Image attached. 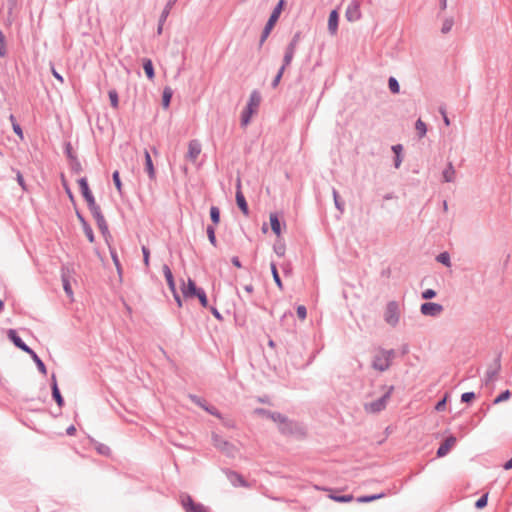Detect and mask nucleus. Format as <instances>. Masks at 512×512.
I'll use <instances>...</instances> for the list:
<instances>
[{
  "label": "nucleus",
  "mask_w": 512,
  "mask_h": 512,
  "mask_svg": "<svg viewBox=\"0 0 512 512\" xmlns=\"http://www.w3.org/2000/svg\"><path fill=\"white\" fill-rule=\"evenodd\" d=\"M278 430L282 435L298 440L304 439L307 435V429L303 423L289 419L287 416L282 424L278 425Z\"/></svg>",
  "instance_id": "obj_1"
},
{
  "label": "nucleus",
  "mask_w": 512,
  "mask_h": 512,
  "mask_svg": "<svg viewBox=\"0 0 512 512\" xmlns=\"http://www.w3.org/2000/svg\"><path fill=\"white\" fill-rule=\"evenodd\" d=\"M181 292L184 298H197L199 300L200 305L203 308L209 307L208 298L205 290L201 287H198L193 279L188 278L187 283H182Z\"/></svg>",
  "instance_id": "obj_2"
},
{
  "label": "nucleus",
  "mask_w": 512,
  "mask_h": 512,
  "mask_svg": "<svg viewBox=\"0 0 512 512\" xmlns=\"http://www.w3.org/2000/svg\"><path fill=\"white\" fill-rule=\"evenodd\" d=\"M382 390H384V393L382 394L381 397L364 404V410L366 413L377 414L386 409L387 403L391 398V395L395 390V387L393 385H383Z\"/></svg>",
  "instance_id": "obj_3"
},
{
  "label": "nucleus",
  "mask_w": 512,
  "mask_h": 512,
  "mask_svg": "<svg viewBox=\"0 0 512 512\" xmlns=\"http://www.w3.org/2000/svg\"><path fill=\"white\" fill-rule=\"evenodd\" d=\"M261 102V94L258 90H253L249 96V100L247 102L246 107L243 109L241 113L240 124L242 127L247 126L253 114L257 111Z\"/></svg>",
  "instance_id": "obj_4"
},
{
  "label": "nucleus",
  "mask_w": 512,
  "mask_h": 512,
  "mask_svg": "<svg viewBox=\"0 0 512 512\" xmlns=\"http://www.w3.org/2000/svg\"><path fill=\"white\" fill-rule=\"evenodd\" d=\"M394 356V349H380L379 352L374 355L371 366L377 371L384 372L391 366Z\"/></svg>",
  "instance_id": "obj_5"
},
{
  "label": "nucleus",
  "mask_w": 512,
  "mask_h": 512,
  "mask_svg": "<svg viewBox=\"0 0 512 512\" xmlns=\"http://www.w3.org/2000/svg\"><path fill=\"white\" fill-rule=\"evenodd\" d=\"M211 440L213 446L226 457L234 458L236 456V453L238 452L236 446L228 440H225L219 434L213 432L211 435Z\"/></svg>",
  "instance_id": "obj_6"
},
{
  "label": "nucleus",
  "mask_w": 512,
  "mask_h": 512,
  "mask_svg": "<svg viewBox=\"0 0 512 512\" xmlns=\"http://www.w3.org/2000/svg\"><path fill=\"white\" fill-rule=\"evenodd\" d=\"M285 6V0H279L276 6L273 8L263 30V38L269 37L270 33L272 32L274 26L276 25L277 21L279 20V17L281 15L282 10Z\"/></svg>",
  "instance_id": "obj_7"
},
{
  "label": "nucleus",
  "mask_w": 512,
  "mask_h": 512,
  "mask_svg": "<svg viewBox=\"0 0 512 512\" xmlns=\"http://www.w3.org/2000/svg\"><path fill=\"white\" fill-rule=\"evenodd\" d=\"M400 319V308L397 301H389L384 311V320L391 327H396Z\"/></svg>",
  "instance_id": "obj_8"
},
{
  "label": "nucleus",
  "mask_w": 512,
  "mask_h": 512,
  "mask_svg": "<svg viewBox=\"0 0 512 512\" xmlns=\"http://www.w3.org/2000/svg\"><path fill=\"white\" fill-rule=\"evenodd\" d=\"M362 0H351L345 11V18L348 22H356L361 19Z\"/></svg>",
  "instance_id": "obj_9"
},
{
  "label": "nucleus",
  "mask_w": 512,
  "mask_h": 512,
  "mask_svg": "<svg viewBox=\"0 0 512 512\" xmlns=\"http://www.w3.org/2000/svg\"><path fill=\"white\" fill-rule=\"evenodd\" d=\"M444 310L443 305L436 302H424L420 306V312L424 316L437 317Z\"/></svg>",
  "instance_id": "obj_10"
},
{
  "label": "nucleus",
  "mask_w": 512,
  "mask_h": 512,
  "mask_svg": "<svg viewBox=\"0 0 512 512\" xmlns=\"http://www.w3.org/2000/svg\"><path fill=\"white\" fill-rule=\"evenodd\" d=\"M323 491L328 492V498L338 503H349L355 498L353 494H341L340 489L323 488Z\"/></svg>",
  "instance_id": "obj_11"
},
{
  "label": "nucleus",
  "mask_w": 512,
  "mask_h": 512,
  "mask_svg": "<svg viewBox=\"0 0 512 512\" xmlns=\"http://www.w3.org/2000/svg\"><path fill=\"white\" fill-rule=\"evenodd\" d=\"M501 370V353H499L493 363L489 366V368L486 371L484 382L487 385L489 382L493 381L495 377L498 375V373Z\"/></svg>",
  "instance_id": "obj_12"
},
{
  "label": "nucleus",
  "mask_w": 512,
  "mask_h": 512,
  "mask_svg": "<svg viewBox=\"0 0 512 512\" xmlns=\"http://www.w3.org/2000/svg\"><path fill=\"white\" fill-rule=\"evenodd\" d=\"M456 437L454 435H449L444 439V441L439 445L436 451V456L438 458L445 457L451 450V448L456 444Z\"/></svg>",
  "instance_id": "obj_13"
},
{
  "label": "nucleus",
  "mask_w": 512,
  "mask_h": 512,
  "mask_svg": "<svg viewBox=\"0 0 512 512\" xmlns=\"http://www.w3.org/2000/svg\"><path fill=\"white\" fill-rule=\"evenodd\" d=\"M78 185L81 192L82 197L86 201L87 204L95 202V197L89 187L88 180L86 177H81L78 179Z\"/></svg>",
  "instance_id": "obj_14"
},
{
  "label": "nucleus",
  "mask_w": 512,
  "mask_h": 512,
  "mask_svg": "<svg viewBox=\"0 0 512 512\" xmlns=\"http://www.w3.org/2000/svg\"><path fill=\"white\" fill-rule=\"evenodd\" d=\"M8 339L21 351L30 353L31 348L23 341L15 329H9L7 333Z\"/></svg>",
  "instance_id": "obj_15"
},
{
  "label": "nucleus",
  "mask_w": 512,
  "mask_h": 512,
  "mask_svg": "<svg viewBox=\"0 0 512 512\" xmlns=\"http://www.w3.org/2000/svg\"><path fill=\"white\" fill-rule=\"evenodd\" d=\"M76 217L79 220V222L82 226L83 232H84L85 236L87 237L88 241L90 243H94L95 235H94L93 229H92L91 225L88 223V221L86 220V218L84 217V215L78 209H76Z\"/></svg>",
  "instance_id": "obj_16"
},
{
  "label": "nucleus",
  "mask_w": 512,
  "mask_h": 512,
  "mask_svg": "<svg viewBox=\"0 0 512 512\" xmlns=\"http://www.w3.org/2000/svg\"><path fill=\"white\" fill-rule=\"evenodd\" d=\"M51 394H52L53 400L56 402L58 407L61 409L65 404V400H64V398L61 394V391L59 389L55 373H53L51 376Z\"/></svg>",
  "instance_id": "obj_17"
},
{
  "label": "nucleus",
  "mask_w": 512,
  "mask_h": 512,
  "mask_svg": "<svg viewBox=\"0 0 512 512\" xmlns=\"http://www.w3.org/2000/svg\"><path fill=\"white\" fill-rule=\"evenodd\" d=\"M235 199H236V204H237L238 208L241 210V212L245 216H248L250 211H249V207H248L246 198L241 191L240 180H238V183H237V191H236Z\"/></svg>",
  "instance_id": "obj_18"
},
{
  "label": "nucleus",
  "mask_w": 512,
  "mask_h": 512,
  "mask_svg": "<svg viewBox=\"0 0 512 512\" xmlns=\"http://www.w3.org/2000/svg\"><path fill=\"white\" fill-rule=\"evenodd\" d=\"M70 273H71V271L68 267L63 266L61 268V280H62V284H63V289H64L65 294L68 297L73 296V290H72L71 283H70Z\"/></svg>",
  "instance_id": "obj_19"
},
{
  "label": "nucleus",
  "mask_w": 512,
  "mask_h": 512,
  "mask_svg": "<svg viewBox=\"0 0 512 512\" xmlns=\"http://www.w3.org/2000/svg\"><path fill=\"white\" fill-rule=\"evenodd\" d=\"M201 149V143L198 140H190L186 157L191 161H195L200 155Z\"/></svg>",
  "instance_id": "obj_20"
},
{
  "label": "nucleus",
  "mask_w": 512,
  "mask_h": 512,
  "mask_svg": "<svg viewBox=\"0 0 512 512\" xmlns=\"http://www.w3.org/2000/svg\"><path fill=\"white\" fill-rule=\"evenodd\" d=\"M339 24V13L337 9H333L329 13L328 17V31L330 35L334 36L337 34Z\"/></svg>",
  "instance_id": "obj_21"
},
{
  "label": "nucleus",
  "mask_w": 512,
  "mask_h": 512,
  "mask_svg": "<svg viewBox=\"0 0 512 512\" xmlns=\"http://www.w3.org/2000/svg\"><path fill=\"white\" fill-rule=\"evenodd\" d=\"M144 159H145V171L148 174L150 180L156 179V171L154 168L152 157L147 149L144 151Z\"/></svg>",
  "instance_id": "obj_22"
},
{
  "label": "nucleus",
  "mask_w": 512,
  "mask_h": 512,
  "mask_svg": "<svg viewBox=\"0 0 512 512\" xmlns=\"http://www.w3.org/2000/svg\"><path fill=\"white\" fill-rule=\"evenodd\" d=\"M270 226L273 233L279 238L282 232L281 221L277 212L270 213Z\"/></svg>",
  "instance_id": "obj_23"
},
{
  "label": "nucleus",
  "mask_w": 512,
  "mask_h": 512,
  "mask_svg": "<svg viewBox=\"0 0 512 512\" xmlns=\"http://www.w3.org/2000/svg\"><path fill=\"white\" fill-rule=\"evenodd\" d=\"M162 270H163V274L166 279L169 290L175 291V289H177L176 283H175L174 276L172 274L170 267L167 264H164L162 267Z\"/></svg>",
  "instance_id": "obj_24"
},
{
  "label": "nucleus",
  "mask_w": 512,
  "mask_h": 512,
  "mask_svg": "<svg viewBox=\"0 0 512 512\" xmlns=\"http://www.w3.org/2000/svg\"><path fill=\"white\" fill-rule=\"evenodd\" d=\"M142 66L146 77L152 81L155 78V69L152 60L150 58H143Z\"/></svg>",
  "instance_id": "obj_25"
},
{
  "label": "nucleus",
  "mask_w": 512,
  "mask_h": 512,
  "mask_svg": "<svg viewBox=\"0 0 512 512\" xmlns=\"http://www.w3.org/2000/svg\"><path fill=\"white\" fill-rule=\"evenodd\" d=\"M227 476L229 478V480L234 484V485H239V486H247V482L246 480L244 479V477L239 474L238 472L236 471H232V470H228L227 471Z\"/></svg>",
  "instance_id": "obj_26"
},
{
  "label": "nucleus",
  "mask_w": 512,
  "mask_h": 512,
  "mask_svg": "<svg viewBox=\"0 0 512 512\" xmlns=\"http://www.w3.org/2000/svg\"><path fill=\"white\" fill-rule=\"evenodd\" d=\"M455 169L452 162H448L446 168L442 172L443 181L446 183H452L455 180Z\"/></svg>",
  "instance_id": "obj_27"
},
{
  "label": "nucleus",
  "mask_w": 512,
  "mask_h": 512,
  "mask_svg": "<svg viewBox=\"0 0 512 512\" xmlns=\"http://www.w3.org/2000/svg\"><path fill=\"white\" fill-rule=\"evenodd\" d=\"M32 358L33 362L37 366L39 372L43 375L47 374V368L45 363L41 360V358L37 355V353L31 348L30 353H28Z\"/></svg>",
  "instance_id": "obj_28"
},
{
  "label": "nucleus",
  "mask_w": 512,
  "mask_h": 512,
  "mask_svg": "<svg viewBox=\"0 0 512 512\" xmlns=\"http://www.w3.org/2000/svg\"><path fill=\"white\" fill-rule=\"evenodd\" d=\"M385 496H386V493L381 492V493H377V494L362 495V496L357 497L355 500L358 503H370L375 500L384 498Z\"/></svg>",
  "instance_id": "obj_29"
},
{
  "label": "nucleus",
  "mask_w": 512,
  "mask_h": 512,
  "mask_svg": "<svg viewBox=\"0 0 512 512\" xmlns=\"http://www.w3.org/2000/svg\"><path fill=\"white\" fill-rule=\"evenodd\" d=\"M172 96H173V90L169 86H166L162 92V102H161L162 107L164 109H168L170 107Z\"/></svg>",
  "instance_id": "obj_30"
},
{
  "label": "nucleus",
  "mask_w": 512,
  "mask_h": 512,
  "mask_svg": "<svg viewBox=\"0 0 512 512\" xmlns=\"http://www.w3.org/2000/svg\"><path fill=\"white\" fill-rule=\"evenodd\" d=\"M181 504L185 512H190L197 504L189 494L181 496Z\"/></svg>",
  "instance_id": "obj_31"
},
{
  "label": "nucleus",
  "mask_w": 512,
  "mask_h": 512,
  "mask_svg": "<svg viewBox=\"0 0 512 512\" xmlns=\"http://www.w3.org/2000/svg\"><path fill=\"white\" fill-rule=\"evenodd\" d=\"M101 234L103 235L106 242H108V239L111 238V234L109 232L108 224L106 222V219H100L96 222Z\"/></svg>",
  "instance_id": "obj_32"
},
{
  "label": "nucleus",
  "mask_w": 512,
  "mask_h": 512,
  "mask_svg": "<svg viewBox=\"0 0 512 512\" xmlns=\"http://www.w3.org/2000/svg\"><path fill=\"white\" fill-rule=\"evenodd\" d=\"M270 269H271V274H272V277H273V280H274L276 286L280 290H283V283H282V280L280 278V275H279V272H278V269H277V266H276L275 262H271Z\"/></svg>",
  "instance_id": "obj_33"
},
{
  "label": "nucleus",
  "mask_w": 512,
  "mask_h": 512,
  "mask_svg": "<svg viewBox=\"0 0 512 512\" xmlns=\"http://www.w3.org/2000/svg\"><path fill=\"white\" fill-rule=\"evenodd\" d=\"M332 195L336 209L340 211V213H343L345 209V203L341 200V197L335 188L332 189Z\"/></svg>",
  "instance_id": "obj_34"
},
{
  "label": "nucleus",
  "mask_w": 512,
  "mask_h": 512,
  "mask_svg": "<svg viewBox=\"0 0 512 512\" xmlns=\"http://www.w3.org/2000/svg\"><path fill=\"white\" fill-rule=\"evenodd\" d=\"M178 0H168L166 5L164 6L161 14L159 17L162 18V21H166L170 12H171V9L173 8V6L177 3Z\"/></svg>",
  "instance_id": "obj_35"
},
{
  "label": "nucleus",
  "mask_w": 512,
  "mask_h": 512,
  "mask_svg": "<svg viewBox=\"0 0 512 512\" xmlns=\"http://www.w3.org/2000/svg\"><path fill=\"white\" fill-rule=\"evenodd\" d=\"M209 214L213 226L218 225L220 223V209L217 206H211Z\"/></svg>",
  "instance_id": "obj_36"
},
{
  "label": "nucleus",
  "mask_w": 512,
  "mask_h": 512,
  "mask_svg": "<svg viewBox=\"0 0 512 512\" xmlns=\"http://www.w3.org/2000/svg\"><path fill=\"white\" fill-rule=\"evenodd\" d=\"M206 233L210 244L214 247H217L218 241L216 238L215 227L213 225H208L206 228Z\"/></svg>",
  "instance_id": "obj_37"
},
{
  "label": "nucleus",
  "mask_w": 512,
  "mask_h": 512,
  "mask_svg": "<svg viewBox=\"0 0 512 512\" xmlns=\"http://www.w3.org/2000/svg\"><path fill=\"white\" fill-rule=\"evenodd\" d=\"M273 250L277 256L283 257L286 252V245L281 239H278L273 245Z\"/></svg>",
  "instance_id": "obj_38"
},
{
  "label": "nucleus",
  "mask_w": 512,
  "mask_h": 512,
  "mask_svg": "<svg viewBox=\"0 0 512 512\" xmlns=\"http://www.w3.org/2000/svg\"><path fill=\"white\" fill-rule=\"evenodd\" d=\"M68 161H69L70 169L73 173L79 174L80 172H82V170H83L82 165H81V162L79 161L78 157H75Z\"/></svg>",
  "instance_id": "obj_39"
},
{
  "label": "nucleus",
  "mask_w": 512,
  "mask_h": 512,
  "mask_svg": "<svg viewBox=\"0 0 512 512\" xmlns=\"http://www.w3.org/2000/svg\"><path fill=\"white\" fill-rule=\"evenodd\" d=\"M108 96H109V100H110V105H111L114 109H118V107H119V96H118V92H117L115 89H111V90H109V92H108Z\"/></svg>",
  "instance_id": "obj_40"
},
{
  "label": "nucleus",
  "mask_w": 512,
  "mask_h": 512,
  "mask_svg": "<svg viewBox=\"0 0 512 512\" xmlns=\"http://www.w3.org/2000/svg\"><path fill=\"white\" fill-rule=\"evenodd\" d=\"M415 129L417 130L419 138H423L427 133V125L421 119L416 121Z\"/></svg>",
  "instance_id": "obj_41"
},
{
  "label": "nucleus",
  "mask_w": 512,
  "mask_h": 512,
  "mask_svg": "<svg viewBox=\"0 0 512 512\" xmlns=\"http://www.w3.org/2000/svg\"><path fill=\"white\" fill-rule=\"evenodd\" d=\"M112 180H113V183H114V186L115 188L117 189L118 193L120 195H122V181H121V178H120V173L118 170H115L113 173H112Z\"/></svg>",
  "instance_id": "obj_42"
},
{
  "label": "nucleus",
  "mask_w": 512,
  "mask_h": 512,
  "mask_svg": "<svg viewBox=\"0 0 512 512\" xmlns=\"http://www.w3.org/2000/svg\"><path fill=\"white\" fill-rule=\"evenodd\" d=\"M388 87L393 94H398L400 92V84L393 76L388 79Z\"/></svg>",
  "instance_id": "obj_43"
},
{
  "label": "nucleus",
  "mask_w": 512,
  "mask_h": 512,
  "mask_svg": "<svg viewBox=\"0 0 512 512\" xmlns=\"http://www.w3.org/2000/svg\"><path fill=\"white\" fill-rule=\"evenodd\" d=\"M189 399L194 403L196 404L197 406H199L200 408H202L204 410V407L207 406L208 402L200 397V396H197L195 394H189Z\"/></svg>",
  "instance_id": "obj_44"
},
{
  "label": "nucleus",
  "mask_w": 512,
  "mask_h": 512,
  "mask_svg": "<svg viewBox=\"0 0 512 512\" xmlns=\"http://www.w3.org/2000/svg\"><path fill=\"white\" fill-rule=\"evenodd\" d=\"M109 251H110L111 259L117 269V272L119 275H121V264H120V260L118 258L117 252L114 248H112L110 246H109Z\"/></svg>",
  "instance_id": "obj_45"
},
{
  "label": "nucleus",
  "mask_w": 512,
  "mask_h": 512,
  "mask_svg": "<svg viewBox=\"0 0 512 512\" xmlns=\"http://www.w3.org/2000/svg\"><path fill=\"white\" fill-rule=\"evenodd\" d=\"M95 449L98 454L103 456H109L111 454L110 447L103 443L96 442Z\"/></svg>",
  "instance_id": "obj_46"
},
{
  "label": "nucleus",
  "mask_w": 512,
  "mask_h": 512,
  "mask_svg": "<svg viewBox=\"0 0 512 512\" xmlns=\"http://www.w3.org/2000/svg\"><path fill=\"white\" fill-rule=\"evenodd\" d=\"M12 171L16 174V181L19 184V186L22 188L23 191H28L26 182L24 180V177L20 170L12 168Z\"/></svg>",
  "instance_id": "obj_47"
},
{
  "label": "nucleus",
  "mask_w": 512,
  "mask_h": 512,
  "mask_svg": "<svg viewBox=\"0 0 512 512\" xmlns=\"http://www.w3.org/2000/svg\"><path fill=\"white\" fill-rule=\"evenodd\" d=\"M511 397V392L509 390L502 391L498 396H496L493 400V404H499L501 402L507 401Z\"/></svg>",
  "instance_id": "obj_48"
},
{
  "label": "nucleus",
  "mask_w": 512,
  "mask_h": 512,
  "mask_svg": "<svg viewBox=\"0 0 512 512\" xmlns=\"http://www.w3.org/2000/svg\"><path fill=\"white\" fill-rule=\"evenodd\" d=\"M437 261L447 267H450L451 265V259L448 252H442L437 256Z\"/></svg>",
  "instance_id": "obj_49"
},
{
  "label": "nucleus",
  "mask_w": 512,
  "mask_h": 512,
  "mask_svg": "<svg viewBox=\"0 0 512 512\" xmlns=\"http://www.w3.org/2000/svg\"><path fill=\"white\" fill-rule=\"evenodd\" d=\"M488 503V493H484L480 498H478L474 504L475 508L480 510L487 506Z\"/></svg>",
  "instance_id": "obj_50"
},
{
  "label": "nucleus",
  "mask_w": 512,
  "mask_h": 512,
  "mask_svg": "<svg viewBox=\"0 0 512 512\" xmlns=\"http://www.w3.org/2000/svg\"><path fill=\"white\" fill-rule=\"evenodd\" d=\"M284 418H285V415L280 412H277V411H272L268 417V419L277 423V426L282 424Z\"/></svg>",
  "instance_id": "obj_51"
},
{
  "label": "nucleus",
  "mask_w": 512,
  "mask_h": 512,
  "mask_svg": "<svg viewBox=\"0 0 512 512\" xmlns=\"http://www.w3.org/2000/svg\"><path fill=\"white\" fill-rule=\"evenodd\" d=\"M64 154L66 155L68 160L77 157V155L73 152V148H72L71 142H65L64 143Z\"/></svg>",
  "instance_id": "obj_52"
},
{
  "label": "nucleus",
  "mask_w": 512,
  "mask_h": 512,
  "mask_svg": "<svg viewBox=\"0 0 512 512\" xmlns=\"http://www.w3.org/2000/svg\"><path fill=\"white\" fill-rule=\"evenodd\" d=\"M454 25V20L453 18H446L443 22V25H442V28H441V32L443 34H447L448 32L451 31L452 27Z\"/></svg>",
  "instance_id": "obj_53"
},
{
  "label": "nucleus",
  "mask_w": 512,
  "mask_h": 512,
  "mask_svg": "<svg viewBox=\"0 0 512 512\" xmlns=\"http://www.w3.org/2000/svg\"><path fill=\"white\" fill-rule=\"evenodd\" d=\"M204 410H205L207 413H209L210 415H213V416H215V417H217V418H219V419H222V414H221V412H220V411H219L215 406H213V405H211V404H209V403H208V404H207V406H206V407H204Z\"/></svg>",
  "instance_id": "obj_54"
},
{
  "label": "nucleus",
  "mask_w": 512,
  "mask_h": 512,
  "mask_svg": "<svg viewBox=\"0 0 512 512\" xmlns=\"http://www.w3.org/2000/svg\"><path fill=\"white\" fill-rule=\"evenodd\" d=\"M7 55L6 50V40L5 35L2 30H0V57H5Z\"/></svg>",
  "instance_id": "obj_55"
},
{
  "label": "nucleus",
  "mask_w": 512,
  "mask_h": 512,
  "mask_svg": "<svg viewBox=\"0 0 512 512\" xmlns=\"http://www.w3.org/2000/svg\"><path fill=\"white\" fill-rule=\"evenodd\" d=\"M475 398H476V394H475V392H473V391L464 392V393L461 395V402L469 404V403H471Z\"/></svg>",
  "instance_id": "obj_56"
},
{
  "label": "nucleus",
  "mask_w": 512,
  "mask_h": 512,
  "mask_svg": "<svg viewBox=\"0 0 512 512\" xmlns=\"http://www.w3.org/2000/svg\"><path fill=\"white\" fill-rule=\"evenodd\" d=\"M61 179H62V185H63V188H64V190H65V192H66L67 196L69 197V199H70L72 202H74V194H73V192L71 191L70 186H69V184L67 183V181H66V179H65V177H64V175H63V174L61 175Z\"/></svg>",
  "instance_id": "obj_57"
},
{
  "label": "nucleus",
  "mask_w": 512,
  "mask_h": 512,
  "mask_svg": "<svg viewBox=\"0 0 512 512\" xmlns=\"http://www.w3.org/2000/svg\"><path fill=\"white\" fill-rule=\"evenodd\" d=\"M142 254H143V263L146 267H149L150 263V250L146 246H142L141 248Z\"/></svg>",
  "instance_id": "obj_58"
},
{
  "label": "nucleus",
  "mask_w": 512,
  "mask_h": 512,
  "mask_svg": "<svg viewBox=\"0 0 512 512\" xmlns=\"http://www.w3.org/2000/svg\"><path fill=\"white\" fill-rule=\"evenodd\" d=\"M437 295V292L434 289H426L422 292L421 297L425 300H430L435 298Z\"/></svg>",
  "instance_id": "obj_59"
},
{
  "label": "nucleus",
  "mask_w": 512,
  "mask_h": 512,
  "mask_svg": "<svg viewBox=\"0 0 512 512\" xmlns=\"http://www.w3.org/2000/svg\"><path fill=\"white\" fill-rule=\"evenodd\" d=\"M50 70L53 77L60 82V84H64V77L55 69L53 63H50Z\"/></svg>",
  "instance_id": "obj_60"
},
{
  "label": "nucleus",
  "mask_w": 512,
  "mask_h": 512,
  "mask_svg": "<svg viewBox=\"0 0 512 512\" xmlns=\"http://www.w3.org/2000/svg\"><path fill=\"white\" fill-rule=\"evenodd\" d=\"M293 57L294 53L285 50L282 65H284V67H288L291 64Z\"/></svg>",
  "instance_id": "obj_61"
},
{
  "label": "nucleus",
  "mask_w": 512,
  "mask_h": 512,
  "mask_svg": "<svg viewBox=\"0 0 512 512\" xmlns=\"http://www.w3.org/2000/svg\"><path fill=\"white\" fill-rule=\"evenodd\" d=\"M296 313L299 319L304 320L307 317V309L304 305H298L296 308Z\"/></svg>",
  "instance_id": "obj_62"
},
{
  "label": "nucleus",
  "mask_w": 512,
  "mask_h": 512,
  "mask_svg": "<svg viewBox=\"0 0 512 512\" xmlns=\"http://www.w3.org/2000/svg\"><path fill=\"white\" fill-rule=\"evenodd\" d=\"M220 420L222 421L223 426H225L226 428H229V429L236 428V423L232 418H225L222 416V419H220Z\"/></svg>",
  "instance_id": "obj_63"
},
{
  "label": "nucleus",
  "mask_w": 512,
  "mask_h": 512,
  "mask_svg": "<svg viewBox=\"0 0 512 512\" xmlns=\"http://www.w3.org/2000/svg\"><path fill=\"white\" fill-rule=\"evenodd\" d=\"M190 512H209V510L203 504L197 503Z\"/></svg>",
  "instance_id": "obj_64"
}]
</instances>
